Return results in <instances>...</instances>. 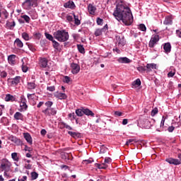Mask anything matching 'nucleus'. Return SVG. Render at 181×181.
Segmentation results:
<instances>
[{
  "instance_id": "f257e3e1",
  "label": "nucleus",
  "mask_w": 181,
  "mask_h": 181,
  "mask_svg": "<svg viewBox=\"0 0 181 181\" xmlns=\"http://www.w3.org/2000/svg\"><path fill=\"white\" fill-rule=\"evenodd\" d=\"M113 16L118 21V22H122L126 26L132 25L134 22V16H132V11L131 8L122 0L117 1L116 8L113 12Z\"/></svg>"
},
{
  "instance_id": "f03ea898",
  "label": "nucleus",
  "mask_w": 181,
  "mask_h": 181,
  "mask_svg": "<svg viewBox=\"0 0 181 181\" xmlns=\"http://www.w3.org/2000/svg\"><path fill=\"white\" fill-rule=\"evenodd\" d=\"M11 168H12V163L11 161H9V160L6 158L1 159L0 173L4 172V177H6V179H11V174H9V172H12Z\"/></svg>"
},
{
  "instance_id": "7ed1b4c3",
  "label": "nucleus",
  "mask_w": 181,
  "mask_h": 181,
  "mask_svg": "<svg viewBox=\"0 0 181 181\" xmlns=\"http://www.w3.org/2000/svg\"><path fill=\"white\" fill-rule=\"evenodd\" d=\"M54 37L58 40V42H67L69 40V33L65 30H57L54 33Z\"/></svg>"
},
{
  "instance_id": "20e7f679",
  "label": "nucleus",
  "mask_w": 181,
  "mask_h": 181,
  "mask_svg": "<svg viewBox=\"0 0 181 181\" xmlns=\"http://www.w3.org/2000/svg\"><path fill=\"white\" fill-rule=\"evenodd\" d=\"M42 112L47 117H50V115H56V114H57V110L53 107H48L42 110Z\"/></svg>"
},
{
  "instance_id": "39448f33",
  "label": "nucleus",
  "mask_w": 181,
  "mask_h": 181,
  "mask_svg": "<svg viewBox=\"0 0 181 181\" xmlns=\"http://www.w3.org/2000/svg\"><path fill=\"white\" fill-rule=\"evenodd\" d=\"M159 42V35H153L150 40V42L148 43L149 47H154L155 45Z\"/></svg>"
},
{
  "instance_id": "423d86ee",
  "label": "nucleus",
  "mask_w": 181,
  "mask_h": 181,
  "mask_svg": "<svg viewBox=\"0 0 181 181\" xmlns=\"http://www.w3.org/2000/svg\"><path fill=\"white\" fill-rule=\"evenodd\" d=\"M71 70L72 74H78L80 73V65L76 63L71 64Z\"/></svg>"
},
{
  "instance_id": "0eeeda50",
  "label": "nucleus",
  "mask_w": 181,
  "mask_h": 181,
  "mask_svg": "<svg viewBox=\"0 0 181 181\" xmlns=\"http://www.w3.org/2000/svg\"><path fill=\"white\" fill-rule=\"evenodd\" d=\"M157 69V66L156 64H147L146 66V73H151V71H152L153 70H156Z\"/></svg>"
},
{
  "instance_id": "6e6552de",
  "label": "nucleus",
  "mask_w": 181,
  "mask_h": 181,
  "mask_svg": "<svg viewBox=\"0 0 181 181\" xmlns=\"http://www.w3.org/2000/svg\"><path fill=\"white\" fill-rule=\"evenodd\" d=\"M165 162H168V163H170V165H180V161H179V159L173 158H166Z\"/></svg>"
},
{
  "instance_id": "1a4fd4ad",
  "label": "nucleus",
  "mask_w": 181,
  "mask_h": 181,
  "mask_svg": "<svg viewBox=\"0 0 181 181\" xmlns=\"http://www.w3.org/2000/svg\"><path fill=\"white\" fill-rule=\"evenodd\" d=\"M54 97L59 100H66L67 98V95H66V93L56 92L54 93Z\"/></svg>"
},
{
  "instance_id": "9d476101",
  "label": "nucleus",
  "mask_w": 181,
  "mask_h": 181,
  "mask_svg": "<svg viewBox=\"0 0 181 181\" xmlns=\"http://www.w3.org/2000/svg\"><path fill=\"white\" fill-rule=\"evenodd\" d=\"M117 42L119 46H125V37L124 36H117L116 37Z\"/></svg>"
},
{
  "instance_id": "9b49d317",
  "label": "nucleus",
  "mask_w": 181,
  "mask_h": 181,
  "mask_svg": "<svg viewBox=\"0 0 181 181\" xmlns=\"http://www.w3.org/2000/svg\"><path fill=\"white\" fill-rule=\"evenodd\" d=\"M15 59H16V55H15V54H11V55L8 56V62L9 64H11V66L15 65L16 63V61Z\"/></svg>"
},
{
  "instance_id": "f8f14e48",
  "label": "nucleus",
  "mask_w": 181,
  "mask_h": 181,
  "mask_svg": "<svg viewBox=\"0 0 181 181\" xmlns=\"http://www.w3.org/2000/svg\"><path fill=\"white\" fill-rule=\"evenodd\" d=\"M163 49L165 53H170V50H172V45L170 42H167L163 45Z\"/></svg>"
},
{
  "instance_id": "ddd939ff",
  "label": "nucleus",
  "mask_w": 181,
  "mask_h": 181,
  "mask_svg": "<svg viewBox=\"0 0 181 181\" xmlns=\"http://www.w3.org/2000/svg\"><path fill=\"white\" fill-rule=\"evenodd\" d=\"M117 62L122 64H129L132 61L128 57H119L117 59Z\"/></svg>"
},
{
  "instance_id": "4468645a",
  "label": "nucleus",
  "mask_w": 181,
  "mask_h": 181,
  "mask_svg": "<svg viewBox=\"0 0 181 181\" xmlns=\"http://www.w3.org/2000/svg\"><path fill=\"white\" fill-rule=\"evenodd\" d=\"M23 136H24L25 141H27V142L28 144H30V145H32V144H33V141L32 140V136H30V134H29V133H24L23 134Z\"/></svg>"
},
{
  "instance_id": "2eb2a0df",
  "label": "nucleus",
  "mask_w": 181,
  "mask_h": 181,
  "mask_svg": "<svg viewBox=\"0 0 181 181\" xmlns=\"http://www.w3.org/2000/svg\"><path fill=\"white\" fill-rule=\"evenodd\" d=\"M23 5L25 9H30V8L33 6V4H32L31 0H25V2L23 3Z\"/></svg>"
},
{
  "instance_id": "dca6fc26",
  "label": "nucleus",
  "mask_w": 181,
  "mask_h": 181,
  "mask_svg": "<svg viewBox=\"0 0 181 181\" xmlns=\"http://www.w3.org/2000/svg\"><path fill=\"white\" fill-rule=\"evenodd\" d=\"M4 100L6 102L13 103V101H15V100H16V98H15V96L11 95V94H6Z\"/></svg>"
},
{
  "instance_id": "f3484780",
  "label": "nucleus",
  "mask_w": 181,
  "mask_h": 181,
  "mask_svg": "<svg viewBox=\"0 0 181 181\" xmlns=\"http://www.w3.org/2000/svg\"><path fill=\"white\" fill-rule=\"evenodd\" d=\"M88 11L90 15H94V13H95V11H97V8L92 4H89L88 6Z\"/></svg>"
},
{
  "instance_id": "a211bd4d",
  "label": "nucleus",
  "mask_w": 181,
  "mask_h": 181,
  "mask_svg": "<svg viewBox=\"0 0 181 181\" xmlns=\"http://www.w3.org/2000/svg\"><path fill=\"white\" fill-rule=\"evenodd\" d=\"M64 8H69L70 9H74L76 5L73 1H68L64 5Z\"/></svg>"
},
{
  "instance_id": "6ab92c4d",
  "label": "nucleus",
  "mask_w": 181,
  "mask_h": 181,
  "mask_svg": "<svg viewBox=\"0 0 181 181\" xmlns=\"http://www.w3.org/2000/svg\"><path fill=\"white\" fill-rule=\"evenodd\" d=\"M173 18H172V16H168L165 17V19L164 21V25H172V21Z\"/></svg>"
},
{
  "instance_id": "aec40b11",
  "label": "nucleus",
  "mask_w": 181,
  "mask_h": 181,
  "mask_svg": "<svg viewBox=\"0 0 181 181\" xmlns=\"http://www.w3.org/2000/svg\"><path fill=\"white\" fill-rule=\"evenodd\" d=\"M27 88L28 90H35V88H36V83L33 82H28L27 83Z\"/></svg>"
},
{
  "instance_id": "412c9836",
  "label": "nucleus",
  "mask_w": 181,
  "mask_h": 181,
  "mask_svg": "<svg viewBox=\"0 0 181 181\" xmlns=\"http://www.w3.org/2000/svg\"><path fill=\"white\" fill-rule=\"evenodd\" d=\"M70 155L71 154H69L67 153L62 152L61 153V157L62 159H64V160H70Z\"/></svg>"
},
{
  "instance_id": "4be33fe9",
  "label": "nucleus",
  "mask_w": 181,
  "mask_h": 181,
  "mask_svg": "<svg viewBox=\"0 0 181 181\" xmlns=\"http://www.w3.org/2000/svg\"><path fill=\"white\" fill-rule=\"evenodd\" d=\"M14 118L17 120L21 119L22 121L23 119V115L19 112H17L14 114Z\"/></svg>"
},
{
  "instance_id": "5701e85b",
  "label": "nucleus",
  "mask_w": 181,
  "mask_h": 181,
  "mask_svg": "<svg viewBox=\"0 0 181 181\" xmlns=\"http://www.w3.org/2000/svg\"><path fill=\"white\" fill-rule=\"evenodd\" d=\"M21 83V76H16L11 81V84L16 86V84H19Z\"/></svg>"
},
{
  "instance_id": "b1692460",
  "label": "nucleus",
  "mask_w": 181,
  "mask_h": 181,
  "mask_svg": "<svg viewBox=\"0 0 181 181\" xmlns=\"http://www.w3.org/2000/svg\"><path fill=\"white\" fill-rule=\"evenodd\" d=\"M14 45H16L17 47H20V48L23 47V42H22V41L19 38H17L14 41Z\"/></svg>"
},
{
  "instance_id": "393cba45",
  "label": "nucleus",
  "mask_w": 181,
  "mask_h": 181,
  "mask_svg": "<svg viewBox=\"0 0 181 181\" xmlns=\"http://www.w3.org/2000/svg\"><path fill=\"white\" fill-rule=\"evenodd\" d=\"M69 135H71V136H73V138H80L81 136V134L80 133H77L75 132H68Z\"/></svg>"
},
{
  "instance_id": "a878e982",
  "label": "nucleus",
  "mask_w": 181,
  "mask_h": 181,
  "mask_svg": "<svg viewBox=\"0 0 181 181\" xmlns=\"http://www.w3.org/2000/svg\"><path fill=\"white\" fill-rule=\"evenodd\" d=\"M42 67H47V59L46 58H42L40 61Z\"/></svg>"
},
{
  "instance_id": "bb28decb",
  "label": "nucleus",
  "mask_w": 181,
  "mask_h": 181,
  "mask_svg": "<svg viewBox=\"0 0 181 181\" xmlns=\"http://www.w3.org/2000/svg\"><path fill=\"white\" fill-rule=\"evenodd\" d=\"M20 107L21 112L26 111V110H28V105L24 103H20Z\"/></svg>"
},
{
  "instance_id": "cd10ccee",
  "label": "nucleus",
  "mask_w": 181,
  "mask_h": 181,
  "mask_svg": "<svg viewBox=\"0 0 181 181\" xmlns=\"http://www.w3.org/2000/svg\"><path fill=\"white\" fill-rule=\"evenodd\" d=\"M103 32H104V28H98L95 31V36H101V35H103Z\"/></svg>"
},
{
  "instance_id": "c85d7f7f",
  "label": "nucleus",
  "mask_w": 181,
  "mask_h": 181,
  "mask_svg": "<svg viewBox=\"0 0 181 181\" xmlns=\"http://www.w3.org/2000/svg\"><path fill=\"white\" fill-rule=\"evenodd\" d=\"M83 114H85V115H90L91 117H94V113L89 109H83Z\"/></svg>"
},
{
  "instance_id": "c756f323",
  "label": "nucleus",
  "mask_w": 181,
  "mask_h": 181,
  "mask_svg": "<svg viewBox=\"0 0 181 181\" xmlns=\"http://www.w3.org/2000/svg\"><path fill=\"white\" fill-rule=\"evenodd\" d=\"M73 15L74 18V23L76 25V26H78L81 24V21H80V19H78V16H76L75 14Z\"/></svg>"
},
{
  "instance_id": "7c9ffc66",
  "label": "nucleus",
  "mask_w": 181,
  "mask_h": 181,
  "mask_svg": "<svg viewBox=\"0 0 181 181\" xmlns=\"http://www.w3.org/2000/svg\"><path fill=\"white\" fill-rule=\"evenodd\" d=\"M76 114L78 117H83V115H84V109H77L76 110Z\"/></svg>"
},
{
  "instance_id": "2f4dec72",
  "label": "nucleus",
  "mask_w": 181,
  "mask_h": 181,
  "mask_svg": "<svg viewBox=\"0 0 181 181\" xmlns=\"http://www.w3.org/2000/svg\"><path fill=\"white\" fill-rule=\"evenodd\" d=\"M78 50L79 53H82V54H84L86 53V49H84V47L81 45H77Z\"/></svg>"
},
{
  "instance_id": "473e14b6",
  "label": "nucleus",
  "mask_w": 181,
  "mask_h": 181,
  "mask_svg": "<svg viewBox=\"0 0 181 181\" xmlns=\"http://www.w3.org/2000/svg\"><path fill=\"white\" fill-rule=\"evenodd\" d=\"M138 71L139 73H146V66H140L137 67Z\"/></svg>"
},
{
  "instance_id": "72a5a7b5",
  "label": "nucleus",
  "mask_w": 181,
  "mask_h": 181,
  "mask_svg": "<svg viewBox=\"0 0 181 181\" xmlns=\"http://www.w3.org/2000/svg\"><path fill=\"white\" fill-rule=\"evenodd\" d=\"M39 177V174L36 172H32L31 173V180H36V179Z\"/></svg>"
},
{
  "instance_id": "f704fd0d",
  "label": "nucleus",
  "mask_w": 181,
  "mask_h": 181,
  "mask_svg": "<svg viewBox=\"0 0 181 181\" xmlns=\"http://www.w3.org/2000/svg\"><path fill=\"white\" fill-rule=\"evenodd\" d=\"M21 18H22V19H24L26 23H29V22H30V17H29L28 15L21 16Z\"/></svg>"
},
{
  "instance_id": "c9c22d12",
  "label": "nucleus",
  "mask_w": 181,
  "mask_h": 181,
  "mask_svg": "<svg viewBox=\"0 0 181 181\" xmlns=\"http://www.w3.org/2000/svg\"><path fill=\"white\" fill-rule=\"evenodd\" d=\"M22 37L23 39H24V40H30V37H29V34H28L27 33H23Z\"/></svg>"
},
{
  "instance_id": "e433bc0d",
  "label": "nucleus",
  "mask_w": 181,
  "mask_h": 181,
  "mask_svg": "<svg viewBox=\"0 0 181 181\" xmlns=\"http://www.w3.org/2000/svg\"><path fill=\"white\" fill-rule=\"evenodd\" d=\"M166 118L167 117H165V116L162 117V119H161L160 124V129L165 128V121Z\"/></svg>"
},
{
  "instance_id": "4c0bfd02",
  "label": "nucleus",
  "mask_w": 181,
  "mask_h": 181,
  "mask_svg": "<svg viewBox=\"0 0 181 181\" xmlns=\"http://www.w3.org/2000/svg\"><path fill=\"white\" fill-rule=\"evenodd\" d=\"M16 25V24L15 23V21L6 23V26H8L9 29H12V28H15Z\"/></svg>"
},
{
  "instance_id": "58836bf2",
  "label": "nucleus",
  "mask_w": 181,
  "mask_h": 181,
  "mask_svg": "<svg viewBox=\"0 0 181 181\" xmlns=\"http://www.w3.org/2000/svg\"><path fill=\"white\" fill-rule=\"evenodd\" d=\"M52 43L54 49H56V50H59V46H60V44L54 40L52 41Z\"/></svg>"
},
{
  "instance_id": "ea45409f",
  "label": "nucleus",
  "mask_w": 181,
  "mask_h": 181,
  "mask_svg": "<svg viewBox=\"0 0 181 181\" xmlns=\"http://www.w3.org/2000/svg\"><path fill=\"white\" fill-rule=\"evenodd\" d=\"M45 37L48 39V40H50L51 42H53L54 40L53 39V35L45 33Z\"/></svg>"
},
{
  "instance_id": "a19ab883",
  "label": "nucleus",
  "mask_w": 181,
  "mask_h": 181,
  "mask_svg": "<svg viewBox=\"0 0 181 181\" xmlns=\"http://www.w3.org/2000/svg\"><path fill=\"white\" fill-rule=\"evenodd\" d=\"M139 30H141V32H146V26L144 25V24H140L139 25Z\"/></svg>"
},
{
  "instance_id": "79ce46f5",
  "label": "nucleus",
  "mask_w": 181,
  "mask_h": 181,
  "mask_svg": "<svg viewBox=\"0 0 181 181\" xmlns=\"http://www.w3.org/2000/svg\"><path fill=\"white\" fill-rule=\"evenodd\" d=\"M132 85L137 86V87H139V86H141V79L137 78L136 81L133 82Z\"/></svg>"
},
{
  "instance_id": "37998d69",
  "label": "nucleus",
  "mask_w": 181,
  "mask_h": 181,
  "mask_svg": "<svg viewBox=\"0 0 181 181\" xmlns=\"http://www.w3.org/2000/svg\"><path fill=\"white\" fill-rule=\"evenodd\" d=\"M158 107L154 108L151 113V117H155L156 115V114H158Z\"/></svg>"
},
{
  "instance_id": "c03bdc74",
  "label": "nucleus",
  "mask_w": 181,
  "mask_h": 181,
  "mask_svg": "<svg viewBox=\"0 0 181 181\" xmlns=\"http://www.w3.org/2000/svg\"><path fill=\"white\" fill-rule=\"evenodd\" d=\"M33 36H34L35 39H37L39 40V39H40V37H42V34H40V33H34Z\"/></svg>"
},
{
  "instance_id": "a18cd8bd",
  "label": "nucleus",
  "mask_w": 181,
  "mask_h": 181,
  "mask_svg": "<svg viewBox=\"0 0 181 181\" xmlns=\"http://www.w3.org/2000/svg\"><path fill=\"white\" fill-rule=\"evenodd\" d=\"M103 22H104V20H103V18H100V17L97 18L96 19L97 25H103Z\"/></svg>"
},
{
  "instance_id": "49530a36",
  "label": "nucleus",
  "mask_w": 181,
  "mask_h": 181,
  "mask_svg": "<svg viewBox=\"0 0 181 181\" xmlns=\"http://www.w3.org/2000/svg\"><path fill=\"white\" fill-rule=\"evenodd\" d=\"M69 118H70L71 121H73V119H76V114L74 112L69 113L68 115Z\"/></svg>"
},
{
  "instance_id": "de8ad7c7",
  "label": "nucleus",
  "mask_w": 181,
  "mask_h": 181,
  "mask_svg": "<svg viewBox=\"0 0 181 181\" xmlns=\"http://www.w3.org/2000/svg\"><path fill=\"white\" fill-rule=\"evenodd\" d=\"M0 76L1 77V78H6L7 76H8V73H6V71H3L1 72H0Z\"/></svg>"
},
{
  "instance_id": "09e8293b",
  "label": "nucleus",
  "mask_w": 181,
  "mask_h": 181,
  "mask_svg": "<svg viewBox=\"0 0 181 181\" xmlns=\"http://www.w3.org/2000/svg\"><path fill=\"white\" fill-rule=\"evenodd\" d=\"M2 14L4 15L5 19H8L9 16V13H8V11H6V10H4L2 11Z\"/></svg>"
},
{
  "instance_id": "8fccbe9b",
  "label": "nucleus",
  "mask_w": 181,
  "mask_h": 181,
  "mask_svg": "<svg viewBox=\"0 0 181 181\" xmlns=\"http://www.w3.org/2000/svg\"><path fill=\"white\" fill-rule=\"evenodd\" d=\"M98 122H100V124H99V127H103L104 125H105V122H103V120H101V119H98L96 120V123L98 124Z\"/></svg>"
},
{
  "instance_id": "3c124183",
  "label": "nucleus",
  "mask_w": 181,
  "mask_h": 181,
  "mask_svg": "<svg viewBox=\"0 0 181 181\" xmlns=\"http://www.w3.org/2000/svg\"><path fill=\"white\" fill-rule=\"evenodd\" d=\"M28 66L25 65V62H23L22 70L23 73H26V71H28Z\"/></svg>"
},
{
  "instance_id": "603ef678",
  "label": "nucleus",
  "mask_w": 181,
  "mask_h": 181,
  "mask_svg": "<svg viewBox=\"0 0 181 181\" xmlns=\"http://www.w3.org/2000/svg\"><path fill=\"white\" fill-rule=\"evenodd\" d=\"M11 158L13 159V160H18V153H13L11 154Z\"/></svg>"
},
{
  "instance_id": "864d4df0",
  "label": "nucleus",
  "mask_w": 181,
  "mask_h": 181,
  "mask_svg": "<svg viewBox=\"0 0 181 181\" xmlns=\"http://www.w3.org/2000/svg\"><path fill=\"white\" fill-rule=\"evenodd\" d=\"M45 105L47 106V108H50V107H52V105H53V102L47 101L45 103Z\"/></svg>"
},
{
  "instance_id": "5fc2aeb1",
  "label": "nucleus",
  "mask_w": 181,
  "mask_h": 181,
  "mask_svg": "<svg viewBox=\"0 0 181 181\" xmlns=\"http://www.w3.org/2000/svg\"><path fill=\"white\" fill-rule=\"evenodd\" d=\"M18 181H28V176L24 175L21 178L18 177Z\"/></svg>"
},
{
  "instance_id": "6e6d98bb",
  "label": "nucleus",
  "mask_w": 181,
  "mask_h": 181,
  "mask_svg": "<svg viewBox=\"0 0 181 181\" xmlns=\"http://www.w3.org/2000/svg\"><path fill=\"white\" fill-rule=\"evenodd\" d=\"M28 46L31 52H35L36 50V49H35V47H33L32 44H28Z\"/></svg>"
},
{
  "instance_id": "4d7b16f0",
  "label": "nucleus",
  "mask_w": 181,
  "mask_h": 181,
  "mask_svg": "<svg viewBox=\"0 0 181 181\" xmlns=\"http://www.w3.org/2000/svg\"><path fill=\"white\" fill-rule=\"evenodd\" d=\"M112 162V160L111 158H105V163L107 165V163H111Z\"/></svg>"
},
{
  "instance_id": "13d9d810",
  "label": "nucleus",
  "mask_w": 181,
  "mask_h": 181,
  "mask_svg": "<svg viewBox=\"0 0 181 181\" xmlns=\"http://www.w3.org/2000/svg\"><path fill=\"white\" fill-rule=\"evenodd\" d=\"M100 153H105L107 152V148L102 146L100 147Z\"/></svg>"
},
{
  "instance_id": "bf43d9fd",
  "label": "nucleus",
  "mask_w": 181,
  "mask_h": 181,
  "mask_svg": "<svg viewBox=\"0 0 181 181\" xmlns=\"http://www.w3.org/2000/svg\"><path fill=\"white\" fill-rule=\"evenodd\" d=\"M108 168V165L105 163L100 164V169H107Z\"/></svg>"
},
{
  "instance_id": "052dcab7",
  "label": "nucleus",
  "mask_w": 181,
  "mask_h": 181,
  "mask_svg": "<svg viewBox=\"0 0 181 181\" xmlns=\"http://www.w3.org/2000/svg\"><path fill=\"white\" fill-rule=\"evenodd\" d=\"M31 1V4H33V6L35 7L37 6V1L39 0H30Z\"/></svg>"
},
{
  "instance_id": "680f3d73",
  "label": "nucleus",
  "mask_w": 181,
  "mask_h": 181,
  "mask_svg": "<svg viewBox=\"0 0 181 181\" xmlns=\"http://www.w3.org/2000/svg\"><path fill=\"white\" fill-rule=\"evenodd\" d=\"M114 114L115 117H122V112L119 111H115Z\"/></svg>"
},
{
  "instance_id": "e2e57ef3",
  "label": "nucleus",
  "mask_w": 181,
  "mask_h": 181,
  "mask_svg": "<svg viewBox=\"0 0 181 181\" xmlns=\"http://www.w3.org/2000/svg\"><path fill=\"white\" fill-rule=\"evenodd\" d=\"M20 100H21V103H27L26 98H25V95H21Z\"/></svg>"
},
{
  "instance_id": "0e129e2a",
  "label": "nucleus",
  "mask_w": 181,
  "mask_h": 181,
  "mask_svg": "<svg viewBox=\"0 0 181 181\" xmlns=\"http://www.w3.org/2000/svg\"><path fill=\"white\" fill-rule=\"evenodd\" d=\"M33 95H35V93H33V94L28 93L27 95V97L30 101V100H33Z\"/></svg>"
},
{
  "instance_id": "69168bd1",
  "label": "nucleus",
  "mask_w": 181,
  "mask_h": 181,
  "mask_svg": "<svg viewBox=\"0 0 181 181\" xmlns=\"http://www.w3.org/2000/svg\"><path fill=\"white\" fill-rule=\"evenodd\" d=\"M69 81H70V77H69V76H64V82L69 83Z\"/></svg>"
},
{
  "instance_id": "338daca9",
  "label": "nucleus",
  "mask_w": 181,
  "mask_h": 181,
  "mask_svg": "<svg viewBox=\"0 0 181 181\" xmlns=\"http://www.w3.org/2000/svg\"><path fill=\"white\" fill-rule=\"evenodd\" d=\"M47 90L48 91H54V90H56V88H54V86H49L47 88Z\"/></svg>"
},
{
  "instance_id": "774afa93",
  "label": "nucleus",
  "mask_w": 181,
  "mask_h": 181,
  "mask_svg": "<svg viewBox=\"0 0 181 181\" xmlns=\"http://www.w3.org/2000/svg\"><path fill=\"white\" fill-rule=\"evenodd\" d=\"M66 20L68 21V22H73V16H66Z\"/></svg>"
}]
</instances>
